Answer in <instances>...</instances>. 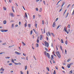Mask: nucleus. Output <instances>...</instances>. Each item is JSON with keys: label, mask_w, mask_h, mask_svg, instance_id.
Returning a JSON list of instances; mask_svg holds the SVG:
<instances>
[{"label": "nucleus", "mask_w": 74, "mask_h": 74, "mask_svg": "<svg viewBox=\"0 0 74 74\" xmlns=\"http://www.w3.org/2000/svg\"><path fill=\"white\" fill-rule=\"evenodd\" d=\"M56 53L57 55L58 56L59 59H60L61 58V55L59 53V51H56Z\"/></svg>", "instance_id": "obj_1"}, {"label": "nucleus", "mask_w": 74, "mask_h": 74, "mask_svg": "<svg viewBox=\"0 0 74 74\" xmlns=\"http://www.w3.org/2000/svg\"><path fill=\"white\" fill-rule=\"evenodd\" d=\"M44 43L45 45V47H48L49 46V44L48 42H47L46 41H45Z\"/></svg>", "instance_id": "obj_2"}, {"label": "nucleus", "mask_w": 74, "mask_h": 74, "mask_svg": "<svg viewBox=\"0 0 74 74\" xmlns=\"http://www.w3.org/2000/svg\"><path fill=\"white\" fill-rule=\"evenodd\" d=\"M15 53L17 55H20L21 54V53L17 51H15Z\"/></svg>", "instance_id": "obj_3"}, {"label": "nucleus", "mask_w": 74, "mask_h": 74, "mask_svg": "<svg viewBox=\"0 0 74 74\" xmlns=\"http://www.w3.org/2000/svg\"><path fill=\"white\" fill-rule=\"evenodd\" d=\"M56 22H54L53 24V25H52V27H54L56 26Z\"/></svg>", "instance_id": "obj_4"}, {"label": "nucleus", "mask_w": 74, "mask_h": 74, "mask_svg": "<svg viewBox=\"0 0 74 74\" xmlns=\"http://www.w3.org/2000/svg\"><path fill=\"white\" fill-rule=\"evenodd\" d=\"M47 56L48 57V58H50V55L49 54V53H47Z\"/></svg>", "instance_id": "obj_5"}, {"label": "nucleus", "mask_w": 74, "mask_h": 74, "mask_svg": "<svg viewBox=\"0 0 74 74\" xmlns=\"http://www.w3.org/2000/svg\"><path fill=\"white\" fill-rule=\"evenodd\" d=\"M33 30H34V32H35V33H36V34H38V32H37L36 31L35 29H33Z\"/></svg>", "instance_id": "obj_6"}, {"label": "nucleus", "mask_w": 74, "mask_h": 74, "mask_svg": "<svg viewBox=\"0 0 74 74\" xmlns=\"http://www.w3.org/2000/svg\"><path fill=\"white\" fill-rule=\"evenodd\" d=\"M62 25H58L57 28L56 29L57 30L58 29H59V27H60V26H61Z\"/></svg>", "instance_id": "obj_7"}, {"label": "nucleus", "mask_w": 74, "mask_h": 74, "mask_svg": "<svg viewBox=\"0 0 74 74\" xmlns=\"http://www.w3.org/2000/svg\"><path fill=\"white\" fill-rule=\"evenodd\" d=\"M10 14H11V15L12 16V17H14V14L13 13H11Z\"/></svg>", "instance_id": "obj_8"}, {"label": "nucleus", "mask_w": 74, "mask_h": 74, "mask_svg": "<svg viewBox=\"0 0 74 74\" xmlns=\"http://www.w3.org/2000/svg\"><path fill=\"white\" fill-rule=\"evenodd\" d=\"M67 67L68 68H70L71 65H70L69 64H68L67 65Z\"/></svg>", "instance_id": "obj_9"}, {"label": "nucleus", "mask_w": 74, "mask_h": 74, "mask_svg": "<svg viewBox=\"0 0 74 74\" xmlns=\"http://www.w3.org/2000/svg\"><path fill=\"white\" fill-rule=\"evenodd\" d=\"M25 17L26 18H27L28 17H27V14H26V13H25Z\"/></svg>", "instance_id": "obj_10"}, {"label": "nucleus", "mask_w": 74, "mask_h": 74, "mask_svg": "<svg viewBox=\"0 0 74 74\" xmlns=\"http://www.w3.org/2000/svg\"><path fill=\"white\" fill-rule=\"evenodd\" d=\"M3 24H6V23H7V22L5 20H4L3 22Z\"/></svg>", "instance_id": "obj_11"}, {"label": "nucleus", "mask_w": 74, "mask_h": 74, "mask_svg": "<svg viewBox=\"0 0 74 74\" xmlns=\"http://www.w3.org/2000/svg\"><path fill=\"white\" fill-rule=\"evenodd\" d=\"M25 66V70H27V66Z\"/></svg>", "instance_id": "obj_12"}, {"label": "nucleus", "mask_w": 74, "mask_h": 74, "mask_svg": "<svg viewBox=\"0 0 74 74\" xmlns=\"http://www.w3.org/2000/svg\"><path fill=\"white\" fill-rule=\"evenodd\" d=\"M1 71H5V69H3V68L2 67L1 68Z\"/></svg>", "instance_id": "obj_13"}, {"label": "nucleus", "mask_w": 74, "mask_h": 74, "mask_svg": "<svg viewBox=\"0 0 74 74\" xmlns=\"http://www.w3.org/2000/svg\"><path fill=\"white\" fill-rule=\"evenodd\" d=\"M42 39V36H41V35H40V40H41Z\"/></svg>", "instance_id": "obj_14"}, {"label": "nucleus", "mask_w": 74, "mask_h": 74, "mask_svg": "<svg viewBox=\"0 0 74 74\" xmlns=\"http://www.w3.org/2000/svg\"><path fill=\"white\" fill-rule=\"evenodd\" d=\"M69 12L67 13V14H66V18L69 15Z\"/></svg>", "instance_id": "obj_15"}, {"label": "nucleus", "mask_w": 74, "mask_h": 74, "mask_svg": "<svg viewBox=\"0 0 74 74\" xmlns=\"http://www.w3.org/2000/svg\"><path fill=\"white\" fill-rule=\"evenodd\" d=\"M12 10H13V12H14V7H13V6L12 7Z\"/></svg>", "instance_id": "obj_16"}, {"label": "nucleus", "mask_w": 74, "mask_h": 74, "mask_svg": "<svg viewBox=\"0 0 74 74\" xmlns=\"http://www.w3.org/2000/svg\"><path fill=\"white\" fill-rule=\"evenodd\" d=\"M62 9H63V8H62V7L60 9V10L59 11V12H60L61 11Z\"/></svg>", "instance_id": "obj_17"}, {"label": "nucleus", "mask_w": 74, "mask_h": 74, "mask_svg": "<svg viewBox=\"0 0 74 74\" xmlns=\"http://www.w3.org/2000/svg\"><path fill=\"white\" fill-rule=\"evenodd\" d=\"M4 29V32H7L8 31V30L7 29Z\"/></svg>", "instance_id": "obj_18"}, {"label": "nucleus", "mask_w": 74, "mask_h": 74, "mask_svg": "<svg viewBox=\"0 0 74 74\" xmlns=\"http://www.w3.org/2000/svg\"><path fill=\"white\" fill-rule=\"evenodd\" d=\"M14 63L15 64V65H19L18 63L17 62H14Z\"/></svg>", "instance_id": "obj_19"}, {"label": "nucleus", "mask_w": 74, "mask_h": 74, "mask_svg": "<svg viewBox=\"0 0 74 74\" xmlns=\"http://www.w3.org/2000/svg\"><path fill=\"white\" fill-rule=\"evenodd\" d=\"M64 30L65 31V32H66V31H67L66 30V26H65V27H64Z\"/></svg>", "instance_id": "obj_20"}, {"label": "nucleus", "mask_w": 74, "mask_h": 74, "mask_svg": "<svg viewBox=\"0 0 74 74\" xmlns=\"http://www.w3.org/2000/svg\"><path fill=\"white\" fill-rule=\"evenodd\" d=\"M66 11H67V10H66L65 12H64V14H63V16H64V14H65V13H66Z\"/></svg>", "instance_id": "obj_21"}, {"label": "nucleus", "mask_w": 74, "mask_h": 74, "mask_svg": "<svg viewBox=\"0 0 74 74\" xmlns=\"http://www.w3.org/2000/svg\"><path fill=\"white\" fill-rule=\"evenodd\" d=\"M22 43L23 44V45L24 46H25V45H26V44L24 43V42H22Z\"/></svg>", "instance_id": "obj_22"}, {"label": "nucleus", "mask_w": 74, "mask_h": 74, "mask_svg": "<svg viewBox=\"0 0 74 74\" xmlns=\"http://www.w3.org/2000/svg\"><path fill=\"white\" fill-rule=\"evenodd\" d=\"M46 69H47L48 71H49V67H47V68H46Z\"/></svg>", "instance_id": "obj_23"}, {"label": "nucleus", "mask_w": 74, "mask_h": 74, "mask_svg": "<svg viewBox=\"0 0 74 74\" xmlns=\"http://www.w3.org/2000/svg\"><path fill=\"white\" fill-rule=\"evenodd\" d=\"M65 44L66 45H67V44H68V41H67L66 40L65 41Z\"/></svg>", "instance_id": "obj_24"}, {"label": "nucleus", "mask_w": 74, "mask_h": 74, "mask_svg": "<svg viewBox=\"0 0 74 74\" xmlns=\"http://www.w3.org/2000/svg\"><path fill=\"white\" fill-rule=\"evenodd\" d=\"M60 49H61V50L62 51V46H61V45L60 46Z\"/></svg>", "instance_id": "obj_25"}, {"label": "nucleus", "mask_w": 74, "mask_h": 74, "mask_svg": "<svg viewBox=\"0 0 74 74\" xmlns=\"http://www.w3.org/2000/svg\"><path fill=\"white\" fill-rule=\"evenodd\" d=\"M1 32H5L4 29H1Z\"/></svg>", "instance_id": "obj_26"}, {"label": "nucleus", "mask_w": 74, "mask_h": 74, "mask_svg": "<svg viewBox=\"0 0 74 74\" xmlns=\"http://www.w3.org/2000/svg\"><path fill=\"white\" fill-rule=\"evenodd\" d=\"M34 26H35L36 28H37V24L36 23H35V25H34Z\"/></svg>", "instance_id": "obj_27"}, {"label": "nucleus", "mask_w": 74, "mask_h": 74, "mask_svg": "<svg viewBox=\"0 0 74 74\" xmlns=\"http://www.w3.org/2000/svg\"><path fill=\"white\" fill-rule=\"evenodd\" d=\"M44 54H45V55H47V52L45 51L44 52Z\"/></svg>", "instance_id": "obj_28"}, {"label": "nucleus", "mask_w": 74, "mask_h": 74, "mask_svg": "<svg viewBox=\"0 0 74 74\" xmlns=\"http://www.w3.org/2000/svg\"><path fill=\"white\" fill-rule=\"evenodd\" d=\"M65 4V3L64 2H63V3L62 5V6H61V7H63V6Z\"/></svg>", "instance_id": "obj_29"}, {"label": "nucleus", "mask_w": 74, "mask_h": 74, "mask_svg": "<svg viewBox=\"0 0 74 74\" xmlns=\"http://www.w3.org/2000/svg\"><path fill=\"white\" fill-rule=\"evenodd\" d=\"M12 65V63H10V64H9V65L10 66H11Z\"/></svg>", "instance_id": "obj_30"}, {"label": "nucleus", "mask_w": 74, "mask_h": 74, "mask_svg": "<svg viewBox=\"0 0 74 74\" xmlns=\"http://www.w3.org/2000/svg\"><path fill=\"white\" fill-rule=\"evenodd\" d=\"M28 27L29 28H30L31 27V24H29L28 25Z\"/></svg>", "instance_id": "obj_31"}, {"label": "nucleus", "mask_w": 74, "mask_h": 74, "mask_svg": "<svg viewBox=\"0 0 74 74\" xmlns=\"http://www.w3.org/2000/svg\"><path fill=\"white\" fill-rule=\"evenodd\" d=\"M38 16L39 18H40L41 15L38 14Z\"/></svg>", "instance_id": "obj_32"}, {"label": "nucleus", "mask_w": 74, "mask_h": 74, "mask_svg": "<svg viewBox=\"0 0 74 74\" xmlns=\"http://www.w3.org/2000/svg\"><path fill=\"white\" fill-rule=\"evenodd\" d=\"M4 53V52H2L1 53H0V55L2 54L3 53Z\"/></svg>", "instance_id": "obj_33"}, {"label": "nucleus", "mask_w": 74, "mask_h": 74, "mask_svg": "<svg viewBox=\"0 0 74 74\" xmlns=\"http://www.w3.org/2000/svg\"><path fill=\"white\" fill-rule=\"evenodd\" d=\"M25 27H26L27 26V23H25Z\"/></svg>", "instance_id": "obj_34"}, {"label": "nucleus", "mask_w": 74, "mask_h": 74, "mask_svg": "<svg viewBox=\"0 0 74 74\" xmlns=\"http://www.w3.org/2000/svg\"><path fill=\"white\" fill-rule=\"evenodd\" d=\"M61 43H64V42H63V39H61Z\"/></svg>", "instance_id": "obj_35"}, {"label": "nucleus", "mask_w": 74, "mask_h": 74, "mask_svg": "<svg viewBox=\"0 0 74 74\" xmlns=\"http://www.w3.org/2000/svg\"><path fill=\"white\" fill-rule=\"evenodd\" d=\"M6 10V8L3 7V10Z\"/></svg>", "instance_id": "obj_36"}, {"label": "nucleus", "mask_w": 74, "mask_h": 74, "mask_svg": "<svg viewBox=\"0 0 74 74\" xmlns=\"http://www.w3.org/2000/svg\"><path fill=\"white\" fill-rule=\"evenodd\" d=\"M21 74H24L23 71H20Z\"/></svg>", "instance_id": "obj_37"}, {"label": "nucleus", "mask_w": 74, "mask_h": 74, "mask_svg": "<svg viewBox=\"0 0 74 74\" xmlns=\"http://www.w3.org/2000/svg\"><path fill=\"white\" fill-rule=\"evenodd\" d=\"M73 71L72 70H71V71H70V73H73Z\"/></svg>", "instance_id": "obj_38"}, {"label": "nucleus", "mask_w": 74, "mask_h": 74, "mask_svg": "<svg viewBox=\"0 0 74 74\" xmlns=\"http://www.w3.org/2000/svg\"><path fill=\"white\" fill-rule=\"evenodd\" d=\"M71 60V59H69L68 60H67V62H69Z\"/></svg>", "instance_id": "obj_39"}, {"label": "nucleus", "mask_w": 74, "mask_h": 74, "mask_svg": "<svg viewBox=\"0 0 74 74\" xmlns=\"http://www.w3.org/2000/svg\"><path fill=\"white\" fill-rule=\"evenodd\" d=\"M51 34L52 36H53V37L54 36V35H53V34L52 33H51Z\"/></svg>", "instance_id": "obj_40"}, {"label": "nucleus", "mask_w": 74, "mask_h": 74, "mask_svg": "<svg viewBox=\"0 0 74 74\" xmlns=\"http://www.w3.org/2000/svg\"><path fill=\"white\" fill-rule=\"evenodd\" d=\"M53 74H56V71H54V72L53 73Z\"/></svg>", "instance_id": "obj_41"}, {"label": "nucleus", "mask_w": 74, "mask_h": 74, "mask_svg": "<svg viewBox=\"0 0 74 74\" xmlns=\"http://www.w3.org/2000/svg\"><path fill=\"white\" fill-rule=\"evenodd\" d=\"M51 58H53V55H52L51 56Z\"/></svg>", "instance_id": "obj_42"}, {"label": "nucleus", "mask_w": 74, "mask_h": 74, "mask_svg": "<svg viewBox=\"0 0 74 74\" xmlns=\"http://www.w3.org/2000/svg\"><path fill=\"white\" fill-rule=\"evenodd\" d=\"M30 32H31V34H31V35H32V32H33V30H31Z\"/></svg>", "instance_id": "obj_43"}, {"label": "nucleus", "mask_w": 74, "mask_h": 74, "mask_svg": "<svg viewBox=\"0 0 74 74\" xmlns=\"http://www.w3.org/2000/svg\"><path fill=\"white\" fill-rule=\"evenodd\" d=\"M66 52H67V51H66V50L65 49V54H67Z\"/></svg>", "instance_id": "obj_44"}, {"label": "nucleus", "mask_w": 74, "mask_h": 74, "mask_svg": "<svg viewBox=\"0 0 74 74\" xmlns=\"http://www.w3.org/2000/svg\"><path fill=\"white\" fill-rule=\"evenodd\" d=\"M55 68H56V69L57 70H58V66H55Z\"/></svg>", "instance_id": "obj_45"}, {"label": "nucleus", "mask_w": 74, "mask_h": 74, "mask_svg": "<svg viewBox=\"0 0 74 74\" xmlns=\"http://www.w3.org/2000/svg\"><path fill=\"white\" fill-rule=\"evenodd\" d=\"M71 5V4H69L68 5V6H67V8H69V6Z\"/></svg>", "instance_id": "obj_46"}, {"label": "nucleus", "mask_w": 74, "mask_h": 74, "mask_svg": "<svg viewBox=\"0 0 74 74\" xmlns=\"http://www.w3.org/2000/svg\"><path fill=\"white\" fill-rule=\"evenodd\" d=\"M12 62H13V63H15L14 62V60H13V59H12Z\"/></svg>", "instance_id": "obj_47"}, {"label": "nucleus", "mask_w": 74, "mask_h": 74, "mask_svg": "<svg viewBox=\"0 0 74 74\" xmlns=\"http://www.w3.org/2000/svg\"><path fill=\"white\" fill-rule=\"evenodd\" d=\"M48 34H49V36H51V34L50 32H48Z\"/></svg>", "instance_id": "obj_48"}, {"label": "nucleus", "mask_w": 74, "mask_h": 74, "mask_svg": "<svg viewBox=\"0 0 74 74\" xmlns=\"http://www.w3.org/2000/svg\"><path fill=\"white\" fill-rule=\"evenodd\" d=\"M45 49L47 51H48V49L47 48H46V47H45Z\"/></svg>", "instance_id": "obj_49"}, {"label": "nucleus", "mask_w": 74, "mask_h": 74, "mask_svg": "<svg viewBox=\"0 0 74 74\" xmlns=\"http://www.w3.org/2000/svg\"><path fill=\"white\" fill-rule=\"evenodd\" d=\"M14 25L13 24H12V27H14Z\"/></svg>", "instance_id": "obj_50"}, {"label": "nucleus", "mask_w": 74, "mask_h": 74, "mask_svg": "<svg viewBox=\"0 0 74 74\" xmlns=\"http://www.w3.org/2000/svg\"><path fill=\"white\" fill-rule=\"evenodd\" d=\"M68 28H70V25H68Z\"/></svg>", "instance_id": "obj_51"}, {"label": "nucleus", "mask_w": 74, "mask_h": 74, "mask_svg": "<svg viewBox=\"0 0 74 74\" xmlns=\"http://www.w3.org/2000/svg\"><path fill=\"white\" fill-rule=\"evenodd\" d=\"M23 55L24 56H26V55L24 53H23Z\"/></svg>", "instance_id": "obj_52"}, {"label": "nucleus", "mask_w": 74, "mask_h": 74, "mask_svg": "<svg viewBox=\"0 0 74 74\" xmlns=\"http://www.w3.org/2000/svg\"><path fill=\"white\" fill-rule=\"evenodd\" d=\"M37 43H38V42H39V40L38 39L37 40Z\"/></svg>", "instance_id": "obj_53"}, {"label": "nucleus", "mask_w": 74, "mask_h": 74, "mask_svg": "<svg viewBox=\"0 0 74 74\" xmlns=\"http://www.w3.org/2000/svg\"><path fill=\"white\" fill-rule=\"evenodd\" d=\"M2 45H6V43L5 42Z\"/></svg>", "instance_id": "obj_54"}, {"label": "nucleus", "mask_w": 74, "mask_h": 74, "mask_svg": "<svg viewBox=\"0 0 74 74\" xmlns=\"http://www.w3.org/2000/svg\"><path fill=\"white\" fill-rule=\"evenodd\" d=\"M58 19V18H57L56 19V21H57Z\"/></svg>", "instance_id": "obj_55"}, {"label": "nucleus", "mask_w": 74, "mask_h": 74, "mask_svg": "<svg viewBox=\"0 0 74 74\" xmlns=\"http://www.w3.org/2000/svg\"><path fill=\"white\" fill-rule=\"evenodd\" d=\"M66 32H67V34H68L69 33V32H68V30H67L66 31Z\"/></svg>", "instance_id": "obj_56"}, {"label": "nucleus", "mask_w": 74, "mask_h": 74, "mask_svg": "<svg viewBox=\"0 0 74 74\" xmlns=\"http://www.w3.org/2000/svg\"><path fill=\"white\" fill-rule=\"evenodd\" d=\"M38 47V44H36V47Z\"/></svg>", "instance_id": "obj_57"}, {"label": "nucleus", "mask_w": 74, "mask_h": 74, "mask_svg": "<svg viewBox=\"0 0 74 74\" xmlns=\"http://www.w3.org/2000/svg\"><path fill=\"white\" fill-rule=\"evenodd\" d=\"M9 2H10V3H11L12 2V1L11 0H9Z\"/></svg>", "instance_id": "obj_58"}, {"label": "nucleus", "mask_w": 74, "mask_h": 74, "mask_svg": "<svg viewBox=\"0 0 74 74\" xmlns=\"http://www.w3.org/2000/svg\"><path fill=\"white\" fill-rule=\"evenodd\" d=\"M73 64V63H70L69 64V65H72Z\"/></svg>", "instance_id": "obj_59"}, {"label": "nucleus", "mask_w": 74, "mask_h": 74, "mask_svg": "<svg viewBox=\"0 0 74 74\" xmlns=\"http://www.w3.org/2000/svg\"><path fill=\"white\" fill-rule=\"evenodd\" d=\"M36 10L37 11H38V8H36Z\"/></svg>", "instance_id": "obj_60"}, {"label": "nucleus", "mask_w": 74, "mask_h": 74, "mask_svg": "<svg viewBox=\"0 0 74 74\" xmlns=\"http://www.w3.org/2000/svg\"><path fill=\"white\" fill-rule=\"evenodd\" d=\"M43 3H44V4L45 5V1H43Z\"/></svg>", "instance_id": "obj_61"}, {"label": "nucleus", "mask_w": 74, "mask_h": 74, "mask_svg": "<svg viewBox=\"0 0 74 74\" xmlns=\"http://www.w3.org/2000/svg\"><path fill=\"white\" fill-rule=\"evenodd\" d=\"M18 26V25L17 24L16 25H15V27H17Z\"/></svg>", "instance_id": "obj_62"}, {"label": "nucleus", "mask_w": 74, "mask_h": 74, "mask_svg": "<svg viewBox=\"0 0 74 74\" xmlns=\"http://www.w3.org/2000/svg\"><path fill=\"white\" fill-rule=\"evenodd\" d=\"M63 64L64 65H65V63H63Z\"/></svg>", "instance_id": "obj_63"}, {"label": "nucleus", "mask_w": 74, "mask_h": 74, "mask_svg": "<svg viewBox=\"0 0 74 74\" xmlns=\"http://www.w3.org/2000/svg\"><path fill=\"white\" fill-rule=\"evenodd\" d=\"M51 47H53V43H51Z\"/></svg>", "instance_id": "obj_64"}]
</instances>
